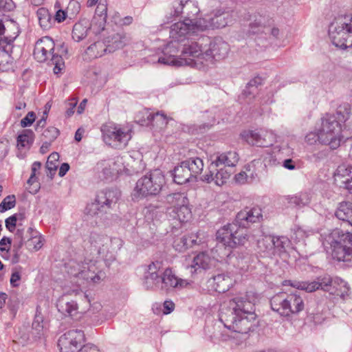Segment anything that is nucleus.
I'll return each instance as SVG.
<instances>
[{
  "label": "nucleus",
  "instance_id": "6",
  "mask_svg": "<svg viewBox=\"0 0 352 352\" xmlns=\"http://www.w3.org/2000/svg\"><path fill=\"white\" fill-rule=\"evenodd\" d=\"M270 305L274 311L283 317H290L298 314L305 308L304 300L297 292L278 293L271 298Z\"/></svg>",
  "mask_w": 352,
  "mask_h": 352
},
{
  "label": "nucleus",
  "instance_id": "52",
  "mask_svg": "<svg viewBox=\"0 0 352 352\" xmlns=\"http://www.w3.org/2000/svg\"><path fill=\"white\" fill-rule=\"evenodd\" d=\"M266 26L263 25L262 19L260 18L258 20H255L254 22L250 23L249 32L251 34H258L261 32H264Z\"/></svg>",
  "mask_w": 352,
  "mask_h": 352
},
{
  "label": "nucleus",
  "instance_id": "31",
  "mask_svg": "<svg viewBox=\"0 0 352 352\" xmlns=\"http://www.w3.org/2000/svg\"><path fill=\"white\" fill-rule=\"evenodd\" d=\"M239 161V155L235 151H229L221 153L216 157L211 162V168H217L221 165L225 167H234Z\"/></svg>",
  "mask_w": 352,
  "mask_h": 352
},
{
  "label": "nucleus",
  "instance_id": "9",
  "mask_svg": "<svg viewBox=\"0 0 352 352\" xmlns=\"http://www.w3.org/2000/svg\"><path fill=\"white\" fill-rule=\"evenodd\" d=\"M55 44L49 36H44L35 44L34 56L38 62L54 65V73L58 74L64 67V61L60 55L54 52Z\"/></svg>",
  "mask_w": 352,
  "mask_h": 352
},
{
  "label": "nucleus",
  "instance_id": "56",
  "mask_svg": "<svg viewBox=\"0 0 352 352\" xmlns=\"http://www.w3.org/2000/svg\"><path fill=\"white\" fill-rule=\"evenodd\" d=\"M208 173L202 175L201 180L207 183H211L212 182L215 183V171L217 170V168H211L210 164L208 167Z\"/></svg>",
  "mask_w": 352,
  "mask_h": 352
},
{
  "label": "nucleus",
  "instance_id": "15",
  "mask_svg": "<svg viewBox=\"0 0 352 352\" xmlns=\"http://www.w3.org/2000/svg\"><path fill=\"white\" fill-rule=\"evenodd\" d=\"M335 278H332L328 274L318 276L312 282L285 280L282 283L283 286H291L307 292H313L318 289H322L324 292H329V294H331L333 290Z\"/></svg>",
  "mask_w": 352,
  "mask_h": 352
},
{
  "label": "nucleus",
  "instance_id": "33",
  "mask_svg": "<svg viewBox=\"0 0 352 352\" xmlns=\"http://www.w3.org/2000/svg\"><path fill=\"white\" fill-rule=\"evenodd\" d=\"M91 28L89 20L83 19L79 21L73 27L72 38L76 42H80L88 36L89 32H91Z\"/></svg>",
  "mask_w": 352,
  "mask_h": 352
},
{
  "label": "nucleus",
  "instance_id": "2",
  "mask_svg": "<svg viewBox=\"0 0 352 352\" xmlns=\"http://www.w3.org/2000/svg\"><path fill=\"white\" fill-rule=\"evenodd\" d=\"M351 113L349 104L340 106L336 114H326L321 118L319 131V143L329 146L331 149L338 148L343 139L342 122L348 120Z\"/></svg>",
  "mask_w": 352,
  "mask_h": 352
},
{
  "label": "nucleus",
  "instance_id": "44",
  "mask_svg": "<svg viewBox=\"0 0 352 352\" xmlns=\"http://www.w3.org/2000/svg\"><path fill=\"white\" fill-rule=\"evenodd\" d=\"M185 164L189 168L190 172L196 179V177L199 175L204 169L203 160L199 157H190L184 161Z\"/></svg>",
  "mask_w": 352,
  "mask_h": 352
},
{
  "label": "nucleus",
  "instance_id": "49",
  "mask_svg": "<svg viewBox=\"0 0 352 352\" xmlns=\"http://www.w3.org/2000/svg\"><path fill=\"white\" fill-rule=\"evenodd\" d=\"M231 173L225 167L217 169L215 171V184L222 186L229 179Z\"/></svg>",
  "mask_w": 352,
  "mask_h": 352
},
{
  "label": "nucleus",
  "instance_id": "51",
  "mask_svg": "<svg viewBox=\"0 0 352 352\" xmlns=\"http://www.w3.org/2000/svg\"><path fill=\"white\" fill-rule=\"evenodd\" d=\"M15 206V197L14 195L7 196L2 202L0 204V212H4L5 211L14 208Z\"/></svg>",
  "mask_w": 352,
  "mask_h": 352
},
{
  "label": "nucleus",
  "instance_id": "58",
  "mask_svg": "<svg viewBox=\"0 0 352 352\" xmlns=\"http://www.w3.org/2000/svg\"><path fill=\"white\" fill-rule=\"evenodd\" d=\"M36 115L33 111H30L27 116L21 120L22 127L30 126L35 120Z\"/></svg>",
  "mask_w": 352,
  "mask_h": 352
},
{
  "label": "nucleus",
  "instance_id": "32",
  "mask_svg": "<svg viewBox=\"0 0 352 352\" xmlns=\"http://www.w3.org/2000/svg\"><path fill=\"white\" fill-rule=\"evenodd\" d=\"M199 21H204L208 28H222L226 27L228 23L232 21L230 15L228 12L217 11L214 16L210 19L208 21L206 19H199Z\"/></svg>",
  "mask_w": 352,
  "mask_h": 352
},
{
  "label": "nucleus",
  "instance_id": "35",
  "mask_svg": "<svg viewBox=\"0 0 352 352\" xmlns=\"http://www.w3.org/2000/svg\"><path fill=\"white\" fill-rule=\"evenodd\" d=\"M335 215L338 219L352 226V203L349 201L340 203Z\"/></svg>",
  "mask_w": 352,
  "mask_h": 352
},
{
  "label": "nucleus",
  "instance_id": "14",
  "mask_svg": "<svg viewBox=\"0 0 352 352\" xmlns=\"http://www.w3.org/2000/svg\"><path fill=\"white\" fill-rule=\"evenodd\" d=\"M126 43L124 35L115 34L111 39L107 41V44L102 41H97L90 45L85 50V56L89 59H95L103 56L105 53L113 52L117 49L122 48Z\"/></svg>",
  "mask_w": 352,
  "mask_h": 352
},
{
  "label": "nucleus",
  "instance_id": "3",
  "mask_svg": "<svg viewBox=\"0 0 352 352\" xmlns=\"http://www.w3.org/2000/svg\"><path fill=\"white\" fill-rule=\"evenodd\" d=\"M322 237V245L333 259L352 265V232L334 229Z\"/></svg>",
  "mask_w": 352,
  "mask_h": 352
},
{
  "label": "nucleus",
  "instance_id": "40",
  "mask_svg": "<svg viewBox=\"0 0 352 352\" xmlns=\"http://www.w3.org/2000/svg\"><path fill=\"white\" fill-rule=\"evenodd\" d=\"M245 170L236 174L234 179L239 184L252 183L257 177V174L254 170H252L250 164L245 166Z\"/></svg>",
  "mask_w": 352,
  "mask_h": 352
},
{
  "label": "nucleus",
  "instance_id": "59",
  "mask_svg": "<svg viewBox=\"0 0 352 352\" xmlns=\"http://www.w3.org/2000/svg\"><path fill=\"white\" fill-rule=\"evenodd\" d=\"M319 131L317 132H309L305 136V142L309 144H314L317 141L319 142Z\"/></svg>",
  "mask_w": 352,
  "mask_h": 352
},
{
  "label": "nucleus",
  "instance_id": "41",
  "mask_svg": "<svg viewBox=\"0 0 352 352\" xmlns=\"http://www.w3.org/2000/svg\"><path fill=\"white\" fill-rule=\"evenodd\" d=\"M36 230L32 227L27 229L18 228L14 236V240L17 243V248L20 249L24 244L28 245V238H30L33 232Z\"/></svg>",
  "mask_w": 352,
  "mask_h": 352
},
{
  "label": "nucleus",
  "instance_id": "48",
  "mask_svg": "<svg viewBox=\"0 0 352 352\" xmlns=\"http://www.w3.org/2000/svg\"><path fill=\"white\" fill-rule=\"evenodd\" d=\"M175 214V218H177L180 222L187 221L191 217V211L186 204L181 208L173 211Z\"/></svg>",
  "mask_w": 352,
  "mask_h": 352
},
{
  "label": "nucleus",
  "instance_id": "11",
  "mask_svg": "<svg viewBox=\"0 0 352 352\" xmlns=\"http://www.w3.org/2000/svg\"><path fill=\"white\" fill-rule=\"evenodd\" d=\"M101 131L104 142L116 148H124L132 138V130L128 125L109 122L102 126Z\"/></svg>",
  "mask_w": 352,
  "mask_h": 352
},
{
  "label": "nucleus",
  "instance_id": "60",
  "mask_svg": "<svg viewBox=\"0 0 352 352\" xmlns=\"http://www.w3.org/2000/svg\"><path fill=\"white\" fill-rule=\"evenodd\" d=\"M265 166H275L280 164L276 158L272 154H267L263 160Z\"/></svg>",
  "mask_w": 352,
  "mask_h": 352
},
{
  "label": "nucleus",
  "instance_id": "42",
  "mask_svg": "<svg viewBox=\"0 0 352 352\" xmlns=\"http://www.w3.org/2000/svg\"><path fill=\"white\" fill-rule=\"evenodd\" d=\"M34 133L32 130L25 129L17 137V147L19 150L29 149L34 141Z\"/></svg>",
  "mask_w": 352,
  "mask_h": 352
},
{
  "label": "nucleus",
  "instance_id": "19",
  "mask_svg": "<svg viewBox=\"0 0 352 352\" xmlns=\"http://www.w3.org/2000/svg\"><path fill=\"white\" fill-rule=\"evenodd\" d=\"M241 135L248 144L257 146L267 147L274 142V135L268 131H248Z\"/></svg>",
  "mask_w": 352,
  "mask_h": 352
},
{
  "label": "nucleus",
  "instance_id": "62",
  "mask_svg": "<svg viewBox=\"0 0 352 352\" xmlns=\"http://www.w3.org/2000/svg\"><path fill=\"white\" fill-rule=\"evenodd\" d=\"M265 33L270 32L271 37L273 39L278 40L280 38V32L278 28L276 27H266L265 31Z\"/></svg>",
  "mask_w": 352,
  "mask_h": 352
},
{
  "label": "nucleus",
  "instance_id": "30",
  "mask_svg": "<svg viewBox=\"0 0 352 352\" xmlns=\"http://www.w3.org/2000/svg\"><path fill=\"white\" fill-rule=\"evenodd\" d=\"M311 201V195L307 192H300L294 195L285 196L283 202L288 207L301 208L307 206Z\"/></svg>",
  "mask_w": 352,
  "mask_h": 352
},
{
  "label": "nucleus",
  "instance_id": "25",
  "mask_svg": "<svg viewBox=\"0 0 352 352\" xmlns=\"http://www.w3.org/2000/svg\"><path fill=\"white\" fill-rule=\"evenodd\" d=\"M334 179L340 186L352 192V166L342 164L334 173Z\"/></svg>",
  "mask_w": 352,
  "mask_h": 352
},
{
  "label": "nucleus",
  "instance_id": "7",
  "mask_svg": "<svg viewBox=\"0 0 352 352\" xmlns=\"http://www.w3.org/2000/svg\"><path fill=\"white\" fill-rule=\"evenodd\" d=\"M329 36L336 47L346 49L352 47V16L336 17L329 26Z\"/></svg>",
  "mask_w": 352,
  "mask_h": 352
},
{
  "label": "nucleus",
  "instance_id": "10",
  "mask_svg": "<svg viewBox=\"0 0 352 352\" xmlns=\"http://www.w3.org/2000/svg\"><path fill=\"white\" fill-rule=\"evenodd\" d=\"M244 228L239 227L235 222L228 223L217 231V241L221 243L222 246L230 248L244 245L249 241L250 237L248 230Z\"/></svg>",
  "mask_w": 352,
  "mask_h": 352
},
{
  "label": "nucleus",
  "instance_id": "13",
  "mask_svg": "<svg viewBox=\"0 0 352 352\" xmlns=\"http://www.w3.org/2000/svg\"><path fill=\"white\" fill-rule=\"evenodd\" d=\"M207 25L204 21L186 19L184 21H179L170 26V38L180 43L194 34L207 30Z\"/></svg>",
  "mask_w": 352,
  "mask_h": 352
},
{
  "label": "nucleus",
  "instance_id": "4",
  "mask_svg": "<svg viewBox=\"0 0 352 352\" xmlns=\"http://www.w3.org/2000/svg\"><path fill=\"white\" fill-rule=\"evenodd\" d=\"M88 243L92 250L100 255L107 265H109L116 258L118 252L123 245V241L118 237L109 238L108 236L95 232H91Z\"/></svg>",
  "mask_w": 352,
  "mask_h": 352
},
{
  "label": "nucleus",
  "instance_id": "5",
  "mask_svg": "<svg viewBox=\"0 0 352 352\" xmlns=\"http://www.w3.org/2000/svg\"><path fill=\"white\" fill-rule=\"evenodd\" d=\"M165 176L160 169H155L140 177L136 182L133 192V199L157 195L164 186Z\"/></svg>",
  "mask_w": 352,
  "mask_h": 352
},
{
  "label": "nucleus",
  "instance_id": "23",
  "mask_svg": "<svg viewBox=\"0 0 352 352\" xmlns=\"http://www.w3.org/2000/svg\"><path fill=\"white\" fill-rule=\"evenodd\" d=\"M173 15L179 16L181 14L186 15L189 19L199 12L197 3L195 0H176L173 4ZM173 14V13H170Z\"/></svg>",
  "mask_w": 352,
  "mask_h": 352
},
{
  "label": "nucleus",
  "instance_id": "8",
  "mask_svg": "<svg viewBox=\"0 0 352 352\" xmlns=\"http://www.w3.org/2000/svg\"><path fill=\"white\" fill-rule=\"evenodd\" d=\"M98 263L89 258L72 261L68 263V273L87 283H98L104 278V273L99 270Z\"/></svg>",
  "mask_w": 352,
  "mask_h": 352
},
{
  "label": "nucleus",
  "instance_id": "36",
  "mask_svg": "<svg viewBox=\"0 0 352 352\" xmlns=\"http://www.w3.org/2000/svg\"><path fill=\"white\" fill-rule=\"evenodd\" d=\"M168 118L162 112L150 113L147 116V125H151L156 130L161 131L168 123Z\"/></svg>",
  "mask_w": 352,
  "mask_h": 352
},
{
  "label": "nucleus",
  "instance_id": "16",
  "mask_svg": "<svg viewBox=\"0 0 352 352\" xmlns=\"http://www.w3.org/2000/svg\"><path fill=\"white\" fill-rule=\"evenodd\" d=\"M85 340V333L82 330L71 329L59 338L58 346L60 352H79Z\"/></svg>",
  "mask_w": 352,
  "mask_h": 352
},
{
  "label": "nucleus",
  "instance_id": "21",
  "mask_svg": "<svg viewBox=\"0 0 352 352\" xmlns=\"http://www.w3.org/2000/svg\"><path fill=\"white\" fill-rule=\"evenodd\" d=\"M262 217L260 208L247 207L237 213L234 222L239 225V227L248 228L252 223L259 222Z\"/></svg>",
  "mask_w": 352,
  "mask_h": 352
},
{
  "label": "nucleus",
  "instance_id": "29",
  "mask_svg": "<svg viewBox=\"0 0 352 352\" xmlns=\"http://www.w3.org/2000/svg\"><path fill=\"white\" fill-rule=\"evenodd\" d=\"M208 283L214 291L219 293H224L230 289L232 281L229 276L225 274H219L210 278Z\"/></svg>",
  "mask_w": 352,
  "mask_h": 352
},
{
  "label": "nucleus",
  "instance_id": "57",
  "mask_svg": "<svg viewBox=\"0 0 352 352\" xmlns=\"http://www.w3.org/2000/svg\"><path fill=\"white\" fill-rule=\"evenodd\" d=\"M98 20V19H96V20H95V16H94L91 22H90V24L91 25V31L96 35L99 34L102 31H103L104 30L105 26V24H103L100 26Z\"/></svg>",
  "mask_w": 352,
  "mask_h": 352
},
{
  "label": "nucleus",
  "instance_id": "38",
  "mask_svg": "<svg viewBox=\"0 0 352 352\" xmlns=\"http://www.w3.org/2000/svg\"><path fill=\"white\" fill-rule=\"evenodd\" d=\"M274 236H264L258 241V248L263 253V256L272 258L274 256L273 245H274Z\"/></svg>",
  "mask_w": 352,
  "mask_h": 352
},
{
  "label": "nucleus",
  "instance_id": "28",
  "mask_svg": "<svg viewBox=\"0 0 352 352\" xmlns=\"http://www.w3.org/2000/svg\"><path fill=\"white\" fill-rule=\"evenodd\" d=\"M56 307L64 316H73L78 312V305L69 295L60 296L56 302Z\"/></svg>",
  "mask_w": 352,
  "mask_h": 352
},
{
  "label": "nucleus",
  "instance_id": "24",
  "mask_svg": "<svg viewBox=\"0 0 352 352\" xmlns=\"http://www.w3.org/2000/svg\"><path fill=\"white\" fill-rule=\"evenodd\" d=\"M120 195V192L116 189L104 190L97 194L95 201L100 206L101 211L107 212L117 203Z\"/></svg>",
  "mask_w": 352,
  "mask_h": 352
},
{
  "label": "nucleus",
  "instance_id": "12",
  "mask_svg": "<svg viewBox=\"0 0 352 352\" xmlns=\"http://www.w3.org/2000/svg\"><path fill=\"white\" fill-rule=\"evenodd\" d=\"M209 43V37H200L197 41L188 39L182 45L181 58L184 65L199 66L204 63V50Z\"/></svg>",
  "mask_w": 352,
  "mask_h": 352
},
{
  "label": "nucleus",
  "instance_id": "46",
  "mask_svg": "<svg viewBox=\"0 0 352 352\" xmlns=\"http://www.w3.org/2000/svg\"><path fill=\"white\" fill-rule=\"evenodd\" d=\"M44 239L39 232L36 230L33 232L30 238H28V245L27 248L30 251H37L43 245Z\"/></svg>",
  "mask_w": 352,
  "mask_h": 352
},
{
  "label": "nucleus",
  "instance_id": "18",
  "mask_svg": "<svg viewBox=\"0 0 352 352\" xmlns=\"http://www.w3.org/2000/svg\"><path fill=\"white\" fill-rule=\"evenodd\" d=\"M181 45L172 40L169 42L163 50V56L159 57L157 63L173 66H182L184 61L181 58V54L179 56V49Z\"/></svg>",
  "mask_w": 352,
  "mask_h": 352
},
{
  "label": "nucleus",
  "instance_id": "64",
  "mask_svg": "<svg viewBox=\"0 0 352 352\" xmlns=\"http://www.w3.org/2000/svg\"><path fill=\"white\" fill-rule=\"evenodd\" d=\"M79 352H100V351L96 345L89 343L82 346Z\"/></svg>",
  "mask_w": 352,
  "mask_h": 352
},
{
  "label": "nucleus",
  "instance_id": "53",
  "mask_svg": "<svg viewBox=\"0 0 352 352\" xmlns=\"http://www.w3.org/2000/svg\"><path fill=\"white\" fill-rule=\"evenodd\" d=\"M59 159V154L56 152L52 153L47 158L46 163V168L50 171V173H54L57 168L56 162Z\"/></svg>",
  "mask_w": 352,
  "mask_h": 352
},
{
  "label": "nucleus",
  "instance_id": "63",
  "mask_svg": "<svg viewBox=\"0 0 352 352\" xmlns=\"http://www.w3.org/2000/svg\"><path fill=\"white\" fill-rule=\"evenodd\" d=\"M12 0H0V10L10 11L14 8Z\"/></svg>",
  "mask_w": 352,
  "mask_h": 352
},
{
  "label": "nucleus",
  "instance_id": "26",
  "mask_svg": "<svg viewBox=\"0 0 352 352\" xmlns=\"http://www.w3.org/2000/svg\"><path fill=\"white\" fill-rule=\"evenodd\" d=\"M127 156H116L113 159L104 161L102 164L103 173L107 177L120 174L125 169V160Z\"/></svg>",
  "mask_w": 352,
  "mask_h": 352
},
{
  "label": "nucleus",
  "instance_id": "27",
  "mask_svg": "<svg viewBox=\"0 0 352 352\" xmlns=\"http://www.w3.org/2000/svg\"><path fill=\"white\" fill-rule=\"evenodd\" d=\"M213 259L206 253L201 252L194 257L192 264L188 267L190 272H201L202 270L209 269L213 263Z\"/></svg>",
  "mask_w": 352,
  "mask_h": 352
},
{
  "label": "nucleus",
  "instance_id": "34",
  "mask_svg": "<svg viewBox=\"0 0 352 352\" xmlns=\"http://www.w3.org/2000/svg\"><path fill=\"white\" fill-rule=\"evenodd\" d=\"M173 179L178 184H184L195 180L184 161L175 168Z\"/></svg>",
  "mask_w": 352,
  "mask_h": 352
},
{
  "label": "nucleus",
  "instance_id": "37",
  "mask_svg": "<svg viewBox=\"0 0 352 352\" xmlns=\"http://www.w3.org/2000/svg\"><path fill=\"white\" fill-rule=\"evenodd\" d=\"M330 295L335 298L340 297L342 300H345L349 296V287L346 282L338 277L335 278V284Z\"/></svg>",
  "mask_w": 352,
  "mask_h": 352
},
{
  "label": "nucleus",
  "instance_id": "50",
  "mask_svg": "<svg viewBox=\"0 0 352 352\" xmlns=\"http://www.w3.org/2000/svg\"><path fill=\"white\" fill-rule=\"evenodd\" d=\"M85 213L88 216L95 217L106 213V212L101 211L100 206L94 201L87 204L85 210Z\"/></svg>",
  "mask_w": 352,
  "mask_h": 352
},
{
  "label": "nucleus",
  "instance_id": "54",
  "mask_svg": "<svg viewBox=\"0 0 352 352\" xmlns=\"http://www.w3.org/2000/svg\"><path fill=\"white\" fill-rule=\"evenodd\" d=\"M198 236L192 235L188 237L184 236L181 239L182 242L183 243L182 246L180 248H177L179 251H182L183 249H186L188 247H190L193 245L198 244L201 241L197 242V239Z\"/></svg>",
  "mask_w": 352,
  "mask_h": 352
},
{
  "label": "nucleus",
  "instance_id": "61",
  "mask_svg": "<svg viewBox=\"0 0 352 352\" xmlns=\"http://www.w3.org/2000/svg\"><path fill=\"white\" fill-rule=\"evenodd\" d=\"M17 217L14 214L6 219V226L8 230L12 232L14 230L16 225Z\"/></svg>",
  "mask_w": 352,
  "mask_h": 352
},
{
  "label": "nucleus",
  "instance_id": "17",
  "mask_svg": "<svg viewBox=\"0 0 352 352\" xmlns=\"http://www.w3.org/2000/svg\"><path fill=\"white\" fill-rule=\"evenodd\" d=\"M163 263L155 261L147 265L143 285L146 289H160L164 272Z\"/></svg>",
  "mask_w": 352,
  "mask_h": 352
},
{
  "label": "nucleus",
  "instance_id": "47",
  "mask_svg": "<svg viewBox=\"0 0 352 352\" xmlns=\"http://www.w3.org/2000/svg\"><path fill=\"white\" fill-rule=\"evenodd\" d=\"M95 20L98 19V22L100 25H102L103 24H106V20L107 16V5L106 2H102L100 1L97 6L95 15Z\"/></svg>",
  "mask_w": 352,
  "mask_h": 352
},
{
  "label": "nucleus",
  "instance_id": "55",
  "mask_svg": "<svg viewBox=\"0 0 352 352\" xmlns=\"http://www.w3.org/2000/svg\"><path fill=\"white\" fill-rule=\"evenodd\" d=\"M59 131L54 126H50L42 133V135L50 142L54 140L58 135Z\"/></svg>",
  "mask_w": 352,
  "mask_h": 352
},
{
  "label": "nucleus",
  "instance_id": "43",
  "mask_svg": "<svg viewBox=\"0 0 352 352\" xmlns=\"http://www.w3.org/2000/svg\"><path fill=\"white\" fill-rule=\"evenodd\" d=\"M167 201L172 206V212L188 204V199L184 193H173L167 196Z\"/></svg>",
  "mask_w": 352,
  "mask_h": 352
},
{
  "label": "nucleus",
  "instance_id": "1",
  "mask_svg": "<svg viewBox=\"0 0 352 352\" xmlns=\"http://www.w3.org/2000/svg\"><path fill=\"white\" fill-rule=\"evenodd\" d=\"M219 321L213 327L210 336L213 342L227 341L234 338L232 333L246 334L253 327L256 320L254 305L247 296L235 297L224 302L219 309Z\"/></svg>",
  "mask_w": 352,
  "mask_h": 352
},
{
  "label": "nucleus",
  "instance_id": "20",
  "mask_svg": "<svg viewBox=\"0 0 352 352\" xmlns=\"http://www.w3.org/2000/svg\"><path fill=\"white\" fill-rule=\"evenodd\" d=\"M229 50L228 44L221 39L211 41L209 38L208 46L204 50V61L224 58Z\"/></svg>",
  "mask_w": 352,
  "mask_h": 352
},
{
  "label": "nucleus",
  "instance_id": "22",
  "mask_svg": "<svg viewBox=\"0 0 352 352\" xmlns=\"http://www.w3.org/2000/svg\"><path fill=\"white\" fill-rule=\"evenodd\" d=\"M188 285L189 282L187 280L177 277L170 268L164 269L160 290L181 289Z\"/></svg>",
  "mask_w": 352,
  "mask_h": 352
},
{
  "label": "nucleus",
  "instance_id": "45",
  "mask_svg": "<svg viewBox=\"0 0 352 352\" xmlns=\"http://www.w3.org/2000/svg\"><path fill=\"white\" fill-rule=\"evenodd\" d=\"M39 24L43 30L50 29L54 21L47 9L40 8L36 12Z\"/></svg>",
  "mask_w": 352,
  "mask_h": 352
},
{
  "label": "nucleus",
  "instance_id": "39",
  "mask_svg": "<svg viewBox=\"0 0 352 352\" xmlns=\"http://www.w3.org/2000/svg\"><path fill=\"white\" fill-rule=\"evenodd\" d=\"M274 245H273V253L274 256H282L287 252V248L290 245V241L285 236H274Z\"/></svg>",
  "mask_w": 352,
  "mask_h": 352
}]
</instances>
